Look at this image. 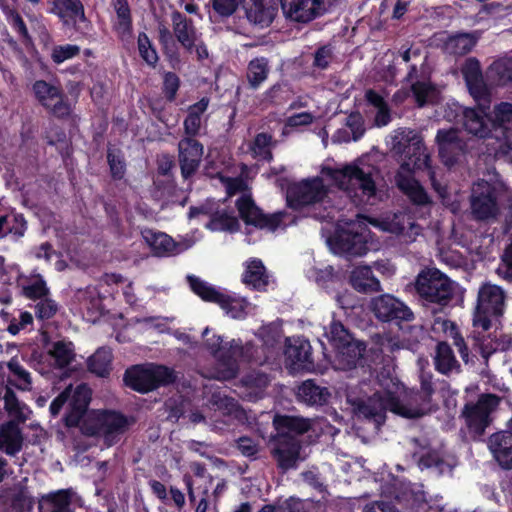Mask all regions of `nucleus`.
<instances>
[{
    "mask_svg": "<svg viewBox=\"0 0 512 512\" xmlns=\"http://www.w3.org/2000/svg\"><path fill=\"white\" fill-rule=\"evenodd\" d=\"M444 464V460L435 450H430L423 454L418 461V465L423 468H440Z\"/></svg>",
    "mask_w": 512,
    "mask_h": 512,
    "instance_id": "nucleus-64",
    "label": "nucleus"
},
{
    "mask_svg": "<svg viewBox=\"0 0 512 512\" xmlns=\"http://www.w3.org/2000/svg\"><path fill=\"white\" fill-rule=\"evenodd\" d=\"M488 81L495 86H506L512 82V59L495 60L486 71Z\"/></svg>",
    "mask_w": 512,
    "mask_h": 512,
    "instance_id": "nucleus-36",
    "label": "nucleus"
},
{
    "mask_svg": "<svg viewBox=\"0 0 512 512\" xmlns=\"http://www.w3.org/2000/svg\"><path fill=\"white\" fill-rule=\"evenodd\" d=\"M351 287L362 294H372L382 290L381 283L373 274L371 266L363 265L355 267L349 276Z\"/></svg>",
    "mask_w": 512,
    "mask_h": 512,
    "instance_id": "nucleus-28",
    "label": "nucleus"
},
{
    "mask_svg": "<svg viewBox=\"0 0 512 512\" xmlns=\"http://www.w3.org/2000/svg\"><path fill=\"white\" fill-rule=\"evenodd\" d=\"M333 232L326 227L321 228V234L326 237L330 250L337 255L363 256L369 250V226H359L361 231L348 229L346 226H333Z\"/></svg>",
    "mask_w": 512,
    "mask_h": 512,
    "instance_id": "nucleus-8",
    "label": "nucleus"
},
{
    "mask_svg": "<svg viewBox=\"0 0 512 512\" xmlns=\"http://www.w3.org/2000/svg\"><path fill=\"white\" fill-rule=\"evenodd\" d=\"M330 397L329 389L318 385L313 379L305 380L297 389V398L309 406H324Z\"/></svg>",
    "mask_w": 512,
    "mask_h": 512,
    "instance_id": "nucleus-30",
    "label": "nucleus"
},
{
    "mask_svg": "<svg viewBox=\"0 0 512 512\" xmlns=\"http://www.w3.org/2000/svg\"><path fill=\"white\" fill-rule=\"evenodd\" d=\"M284 354L287 366L295 371L314 368L312 347L304 337L287 338Z\"/></svg>",
    "mask_w": 512,
    "mask_h": 512,
    "instance_id": "nucleus-18",
    "label": "nucleus"
},
{
    "mask_svg": "<svg viewBox=\"0 0 512 512\" xmlns=\"http://www.w3.org/2000/svg\"><path fill=\"white\" fill-rule=\"evenodd\" d=\"M107 160L112 176L121 179L125 173V163L120 154L113 149H108Z\"/></svg>",
    "mask_w": 512,
    "mask_h": 512,
    "instance_id": "nucleus-59",
    "label": "nucleus"
},
{
    "mask_svg": "<svg viewBox=\"0 0 512 512\" xmlns=\"http://www.w3.org/2000/svg\"><path fill=\"white\" fill-rule=\"evenodd\" d=\"M287 18L300 23H308L323 15L327 8L324 0H280Z\"/></svg>",
    "mask_w": 512,
    "mask_h": 512,
    "instance_id": "nucleus-17",
    "label": "nucleus"
},
{
    "mask_svg": "<svg viewBox=\"0 0 512 512\" xmlns=\"http://www.w3.org/2000/svg\"><path fill=\"white\" fill-rule=\"evenodd\" d=\"M209 104L207 98H202L199 102L191 105L188 110V116L184 121L185 133L191 138L198 134L201 126V115L206 111Z\"/></svg>",
    "mask_w": 512,
    "mask_h": 512,
    "instance_id": "nucleus-45",
    "label": "nucleus"
},
{
    "mask_svg": "<svg viewBox=\"0 0 512 512\" xmlns=\"http://www.w3.org/2000/svg\"><path fill=\"white\" fill-rule=\"evenodd\" d=\"M236 207L245 224H279L283 221L285 215L284 212H277L272 215L264 214L249 194H243L239 197L236 200Z\"/></svg>",
    "mask_w": 512,
    "mask_h": 512,
    "instance_id": "nucleus-21",
    "label": "nucleus"
},
{
    "mask_svg": "<svg viewBox=\"0 0 512 512\" xmlns=\"http://www.w3.org/2000/svg\"><path fill=\"white\" fill-rule=\"evenodd\" d=\"M471 213L475 220H492L499 212L496 189L487 181L474 183L470 196Z\"/></svg>",
    "mask_w": 512,
    "mask_h": 512,
    "instance_id": "nucleus-14",
    "label": "nucleus"
},
{
    "mask_svg": "<svg viewBox=\"0 0 512 512\" xmlns=\"http://www.w3.org/2000/svg\"><path fill=\"white\" fill-rule=\"evenodd\" d=\"M398 185L414 204L425 206L430 203L427 193L415 180H399Z\"/></svg>",
    "mask_w": 512,
    "mask_h": 512,
    "instance_id": "nucleus-47",
    "label": "nucleus"
},
{
    "mask_svg": "<svg viewBox=\"0 0 512 512\" xmlns=\"http://www.w3.org/2000/svg\"><path fill=\"white\" fill-rule=\"evenodd\" d=\"M433 375L429 372H422L420 375V390L416 392L412 399L416 405H408L398 398L391 399V411L407 419H416L425 415L430 410L432 396L435 393L432 381Z\"/></svg>",
    "mask_w": 512,
    "mask_h": 512,
    "instance_id": "nucleus-12",
    "label": "nucleus"
},
{
    "mask_svg": "<svg viewBox=\"0 0 512 512\" xmlns=\"http://www.w3.org/2000/svg\"><path fill=\"white\" fill-rule=\"evenodd\" d=\"M0 426V450L9 456H15L22 450L23 435L19 427L26 421H20L15 416Z\"/></svg>",
    "mask_w": 512,
    "mask_h": 512,
    "instance_id": "nucleus-26",
    "label": "nucleus"
},
{
    "mask_svg": "<svg viewBox=\"0 0 512 512\" xmlns=\"http://www.w3.org/2000/svg\"><path fill=\"white\" fill-rule=\"evenodd\" d=\"M173 31L177 40L181 45L191 51L195 46V31L194 27L183 14L178 11L172 13Z\"/></svg>",
    "mask_w": 512,
    "mask_h": 512,
    "instance_id": "nucleus-34",
    "label": "nucleus"
},
{
    "mask_svg": "<svg viewBox=\"0 0 512 512\" xmlns=\"http://www.w3.org/2000/svg\"><path fill=\"white\" fill-rule=\"evenodd\" d=\"M368 308L374 317L382 323L400 326L403 322H410L414 314L410 307L392 294L384 293L372 297Z\"/></svg>",
    "mask_w": 512,
    "mask_h": 512,
    "instance_id": "nucleus-11",
    "label": "nucleus"
},
{
    "mask_svg": "<svg viewBox=\"0 0 512 512\" xmlns=\"http://www.w3.org/2000/svg\"><path fill=\"white\" fill-rule=\"evenodd\" d=\"M300 450L301 446L295 438L283 436V438L277 442L271 454L276 460L278 468L286 472L296 467Z\"/></svg>",
    "mask_w": 512,
    "mask_h": 512,
    "instance_id": "nucleus-25",
    "label": "nucleus"
},
{
    "mask_svg": "<svg viewBox=\"0 0 512 512\" xmlns=\"http://www.w3.org/2000/svg\"><path fill=\"white\" fill-rule=\"evenodd\" d=\"M241 0H212V7L216 13L220 16H230L232 15Z\"/></svg>",
    "mask_w": 512,
    "mask_h": 512,
    "instance_id": "nucleus-63",
    "label": "nucleus"
},
{
    "mask_svg": "<svg viewBox=\"0 0 512 512\" xmlns=\"http://www.w3.org/2000/svg\"><path fill=\"white\" fill-rule=\"evenodd\" d=\"M178 381L174 368L163 364H137L127 368L123 375L125 386L141 394H147L160 387H168Z\"/></svg>",
    "mask_w": 512,
    "mask_h": 512,
    "instance_id": "nucleus-4",
    "label": "nucleus"
},
{
    "mask_svg": "<svg viewBox=\"0 0 512 512\" xmlns=\"http://www.w3.org/2000/svg\"><path fill=\"white\" fill-rule=\"evenodd\" d=\"M138 50L142 59L149 65L154 66L158 61V55L153 48L150 39L146 33H140L138 36Z\"/></svg>",
    "mask_w": 512,
    "mask_h": 512,
    "instance_id": "nucleus-55",
    "label": "nucleus"
},
{
    "mask_svg": "<svg viewBox=\"0 0 512 512\" xmlns=\"http://www.w3.org/2000/svg\"><path fill=\"white\" fill-rule=\"evenodd\" d=\"M492 128L495 134V144L487 143L488 151L494 157L506 156L511 147L507 141L508 135L512 134V104L502 102L494 108V119Z\"/></svg>",
    "mask_w": 512,
    "mask_h": 512,
    "instance_id": "nucleus-13",
    "label": "nucleus"
},
{
    "mask_svg": "<svg viewBox=\"0 0 512 512\" xmlns=\"http://www.w3.org/2000/svg\"><path fill=\"white\" fill-rule=\"evenodd\" d=\"M506 293L502 287L484 282L477 294L476 307L473 313V332L467 340L461 335L457 324L451 320L436 322L448 338L453 340L460 357L465 363L473 362L479 356L488 358L500 349V344L487 333L504 314ZM503 350L504 347H501Z\"/></svg>",
    "mask_w": 512,
    "mask_h": 512,
    "instance_id": "nucleus-1",
    "label": "nucleus"
},
{
    "mask_svg": "<svg viewBox=\"0 0 512 512\" xmlns=\"http://www.w3.org/2000/svg\"><path fill=\"white\" fill-rule=\"evenodd\" d=\"M23 295L30 300H41L50 294L46 281L39 276L35 281L24 285L22 288Z\"/></svg>",
    "mask_w": 512,
    "mask_h": 512,
    "instance_id": "nucleus-54",
    "label": "nucleus"
},
{
    "mask_svg": "<svg viewBox=\"0 0 512 512\" xmlns=\"http://www.w3.org/2000/svg\"><path fill=\"white\" fill-rule=\"evenodd\" d=\"M434 365L435 369L443 375H448L454 369L459 371L460 364L447 342L441 341L436 345Z\"/></svg>",
    "mask_w": 512,
    "mask_h": 512,
    "instance_id": "nucleus-35",
    "label": "nucleus"
},
{
    "mask_svg": "<svg viewBox=\"0 0 512 512\" xmlns=\"http://www.w3.org/2000/svg\"><path fill=\"white\" fill-rule=\"evenodd\" d=\"M91 396L92 391L85 383L77 385L74 390L72 389L68 410L63 417V423L67 428L78 427L88 410Z\"/></svg>",
    "mask_w": 512,
    "mask_h": 512,
    "instance_id": "nucleus-20",
    "label": "nucleus"
},
{
    "mask_svg": "<svg viewBox=\"0 0 512 512\" xmlns=\"http://www.w3.org/2000/svg\"><path fill=\"white\" fill-rule=\"evenodd\" d=\"M34 93L39 102L47 109L50 104L57 100V97L61 94L60 90L48 84L45 81H36L33 85Z\"/></svg>",
    "mask_w": 512,
    "mask_h": 512,
    "instance_id": "nucleus-51",
    "label": "nucleus"
},
{
    "mask_svg": "<svg viewBox=\"0 0 512 512\" xmlns=\"http://www.w3.org/2000/svg\"><path fill=\"white\" fill-rule=\"evenodd\" d=\"M436 143L442 162L451 167L465 153L466 141L460 137L458 129H440L436 134Z\"/></svg>",
    "mask_w": 512,
    "mask_h": 512,
    "instance_id": "nucleus-16",
    "label": "nucleus"
},
{
    "mask_svg": "<svg viewBox=\"0 0 512 512\" xmlns=\"http://www.w3.org/2000/svg\"><path fill=\"white\" fill-rule=\"evenodd\" d=\"M431 184L433 189L437 192L442 200L444 206H446L453 214H457L461 209L460 200L457 195H452L448 191V187L438 181L435 175L432 173L430 176Z\"/></svg>",
    "mask_w": 512,
    "mask_h": 512,
    "instance_id": "nucleus-48",
    "label": "nucleus"
},
{
    "mask_svg": "<svg viewBox=\"0 0 512 512\" xmlns=\"http://www.w3.org/2000/svg\"><path fill=\"white\" fill-rule=\"evenodd\" d=\"M501 398L493 393L480 394L477 401L465 403L460 418L463 419L469 435L474 441H479L485 435L486 429L492 424L493 412L500 405Z\"/></svg>",
    "mask_w": 512,
    "mask_h": 512,
    "instance_id": "nucleus-7",
    "label": "nucleus"
},
{
    "mask_svg": "<svg viewBox=\"0 0 512 512\" xmlns=\"http://www.w3.org/2000/svg\"><path fill=\"white\" fill-rule=\"evenodd\" d=\"M208 334L209 328H205L202 333L204 345L217 360V378L220 380L234 379L239 371L236 355L242 350L241 345L236 343L235 340L224 342L221 336L213 334L211 337H208Z\"/></svg>",
    "mask_w": 512,
    "mask_h": 512,
    "instance_id": "nucleus-10",
    "label": "nucleus"
},
{
    "mask_svg": "<svg viewBox=\"0 0 512 512\" xmlns=\"http://www.w3.org/2000/svg\"><path fill=\"white\" fill-rule=\"evenodd\" d=\"M478 37L474 33H458L450 36L445 44V50L454 55H465L472 50Z\"/></svg>",
    "mask_w": 512,
    "mask_h": 512,
    "instance_id": "nucleus-39",
    "label": "nucleus"
},
{
    "mask_svg": "<svg viewBox=\"0 0 512 512\" xmlns=\"http://www.w3.org/2000/svg\"><path fill=\"white\" fill-rule=\"evenodd\" d=\"M488 449L503 470H512V432L498 431L488 438Z\"/></svg>",
    "mask_w": 512,
    "mask_h": 512,
    "instance_id": "nucleus-23",
    "label": "nucleus"
},
{
    "mask_svg": "<svg viewBox=\"0 0 512 512\" xmlns=\"http://www.w3.org/2000/svg\"><path fill=\"white\" fill-rule=\"evenodd\" d=\"M470 94L475 100H486L488 88L484 82L480 62L474 57L467 58L461 67Z\"/></svg>",
    "mask_w": 512,
    "mask_h": 512,
    "instance_id": "nucleus-24",
    "label": "nucleus"
},
{
    "mask_svg": "<svg viewBox=\"0 0 512 512\" xmlns=\"http://www.w3.org/2000/svg\"><path fill=\"white\" fill-rule=\"evenodd\" d=\"M7 367L14 378L8 376L6 381H0V401L4 402V409L9 416H15L20 421H27L32 411L26 403L18 399L14 388L30 391L32 388L31 375L16 358H12L7 363Z\"/></svg>",
    "mask_w": 512,
    "mask_h": 512,
    "instance_id": "nucleus-5",
    "label": "nucleus"
},
{
    "mask_svg": "<svg viewBox=\"0 0 512 512\" xmlns=\"http://www.w3.org/2000/svg\"><path fill=\"white\" fill-rule=\"evenodd\" d=\"M225 313L233 319H244L247 315V302L244 299L235 298L227 294H222L217 303Z\"/></svg>",
    "mask_w": 512,
    "mask_h": 512,
    "instance_id": "nucleus-46",
    "label": "nucleus"
},
{
    "mask_svg": "<svg viewBox=\"0 0 512 512\" xmlns=\"http://www.w3.org/2000/svg\"><path fill=\"white\" fill-rule=\"evenodd\" d=\"M391 152L401 157L402 167L407 170L422 169L428 166L429 156L421 136L409 128L395 130L391 141Z\"/></svg>",
    "mask_w": 512,
    "mask_h": 512,
    "instance_id": "nucleus-9",
    "label": "nucleus"
},
{
    "mask_svg": "<svg viewBox=\"0 0 512 512\" xmlns=\"http://www.w3.org/2000/svg\"><path fill=\"white\" fill-rule=\"evenodd\" d=\"M114 9L117 14V22L115 29L118 35L125 39L131 34L132 30V19L130 7L127 0H114Z\"/></svg>",
    "mask_w": 512,
    "mask_h": 512,
    "instance_id": "nucleus-44",
    "label": "nucleus"
},
{
    "mask_svg": "<svg viewBox=\"0 0 512 512\" xmlns=\"http://www.w3.org/2000/svg\"><path fill=\"white\" fill-rule=\"evenodd\" d=\"M269 61L265 57L251 60L247 67V80L250 88L257 89L268 77Z\"/></svg>",
    "mask_w": 512,
    "mask_h": 512,
    "instance_id": "nucleus-40",
    "label": "nucleus"
},
{
    "mask_svg": "<svg viewBox=\"0 0 512 512\" xmlns=\"http://www.w3.org/2000/svg\"><path fill=\"white\" fill-rule=\"evenodd\" d=\"M113 355L109 348L101 347L87 360L89 372L99 376L108 377L112 370Z\"/></svg>",
    "mask_w": 512,
    "mask_h": 512,
    "instance_id": "nucleus-37",
    "label": "nucleus"
},
{
    "mask_svg": "<svg viewBox=\"0 0 512 512\" xmlns=\"http://www.w3.org/2000/svg\"><path fill=\"white\" fill-rule=\"evenodd\" d=\"M199 215L207 216L209 224H238L237 218L226 209H220L214 201H206L200 206L191 207L189 211L190 219Z\"/></svg>",
    "mask_w": 512,
    "mask_h": 512,
    "instance_id": "nucleus-31",
    "label": "nucleus"
},
{
    "mask_svg": "<svg viewBox=\"0 0 512 512\" xmlns=\"http://www.w3.org/2000/svg\"><path fill=\"white\" fill-rule=\"evenodd\" d=\"M346 129L351 133L352 140L357 141L360 139L364 132V120L363 117L359 113H351L346 118Z\"/></svg>",
    "mask_w": 512,
    "mask_h": 512,
    "instance_id": "nucleus-58",
    "label": "nucleus"
},
{
    "mask_svg": "<svg viewBox=\"0 0 512 512\" xmlns=\"http://www.w3.org/2000/svg\"><path fill=\"white\" fill-rule=\"evenodd\" d=\"M325 194L326 189L322 179L314 178L290 187L287 200L291 206L300 207L322 200Z\"/></svg>",
    "mask_w": 512,
    "mask_h": 512,
    "instance_id": "nucleus-19",
    "label": "nucleus"
},
{
    "mask_svg": "<svg viewBox=\"0 0 512 512\" xmlns=\"http://www.w3.org/2000/svg\"><path fill=\"white\" fill-rule=\"evenodd\" d=\"M242 282L257 291H266L269 285V276L263 262L258 258H251L246 262L242 274Z\"/></svg>",
    "mask_w": 512,
    "mask_h": 512,
    "instance_id": "nucleus-32",
    "label": "nucleus"
},
{
    "mask_svg": "<svg viewBox=\"0 0 512 512\" xmlns=\"http://www.w3.org/2000/svg\"><path fill=\"white\" fill-rule=\"evenodd\" d=\"M273 424L278 431L286 430L299 435L306 433L311 427L308 419L291 415H277Z\"/></svg>",
    "mask_w": 512,
    "mask_h": 512,
    "instance_id": "nucleus-42",
    "label": "nucleus"
},
{
    "mask_svg": "<svg viewBox=\"0 0 512 512\" xmlns=\"http://www.w3.org/2000/svg\"><path fill=\"white\" fill-rule=\"evenodd\" d=\"M330 175L356 204L368 202L376 194L375 180L379 176V170L373 165L351 164L341 170L332 171Z\"/></svg>",
    "mask_w": 512,
    "mask_h": 512,
    "instance_id": "nucleus-2",
    "label": "nucleus"
},
{
    "mask_svg": "<svg viewBox=\"0 0 512 512\" xmlns=\"http://www.w3.org/2000/svg\"><path fill=\"white\" fill-rule=\"evenodd\" d=\"M186 279L192 292L203 301L214 304L220 301L223 293L217 290L213 285L195 275H188Z\"/></svg>",
    "mask_w": 512,
    "mask_h": 512,
    "instance_id": "nucleus-38",
    "label": "nucleus"
},
{
    "mask_svg": "<svg viewBox=\"0 0 512 512\" xmlns=\"http://www.w3.org/2000/svg\"><path fill=\"white\" fill-rule=\"evenodd\" d=\"M381 231L395 234L401 243L409 244L421 234L423 226H375Z\"/></svg>",
    "mask_w": 512,
    "mask_h": 512,
    "instance_id": "nucleus-49",
    "label": "nucleus"
},
{
    "mask_svg": "<svg viewBox=\"0 0 512 512\" xmlns=\"http://www.w3.org/2000/svg\"><path fill=\"white\" fill-rule=\"evenodd\" d=\"M74 494V491L68 488L42 496L38 505L39 512H74L72 508Z\"/></svg>",
    "mask_w": 512,
    "mask_h": 512,
    "instance_id": "nucleus-29",
    "label": "nucleus"
},
{
    "mask_svg": "<svg viewBox=\"0 0 512 512\" xmlns=\"http://www.w3.org/2000/svg\"><path fill=\"white\" fill-rule=\"evenodd\" d=\"M469 226H451L450 239L453 243L467 247L471 243V236L468 235L471 231L468 229Z\"/></svg>",
    "mask_w": 512,
    "mask_h": 512,
    "instance_id": "nucleus-62",
    "label": "nucleus"
},
{
    "mask_svg": "<svg viewBox=\"0 0 512 512\" xmlns=\"http://www.w3.org/2000/svg\"><path fill=\"white\" fill-rule=\"evenodd\" d=\"M187 405V401L182 396L177 398H169L165 402V407L168 412V419L178 421L185 415Z\"/></svg>",
    "mask_w": 512,
    "mask_h": 512,
    "instance_id": "nucleus-57",
    "label": "nucleus"
},
{
    "mask_svg": "<svg viewBox=\"0 0 512 512\" xmlns=\"http://www.w3.org/2000/svg\"><path fill=\"white\" fill-rule=\"evenodd\" d=\"M56 8L58 9V15L61 18L69 16L75 21H85L86 17L84 14V7L80 0H58L56 2Z\"/></svg>",
    "mask_w": 512,
    "mask_h": 512,
    "instance_id": "nucleus-50",
    "label": "nucleus"
},
{
    "mask_svg": "<svg viewBox=\"0 0 512 512\" xmlns=\"http://www.w3.org/2000/svg\"><path fill=\"white\" fill-rule=\"evenodd\" d=\"M411 89L419 106L432 102L436 97V89L429 81H416Z\"/></svg>",
    "mask_w": 512,
    "mask_h": 512,
    "instance_id": "nucleus-52",
    "label": "nucleus"
},
{
    "mask_svg": "<svg viewBox=\"0 0 512 512\" xmlns=\"http://www.w3.org/2000/svg\"><path fill=\"white\" fill-rule=\"evenodd\" d=\"M178 149L181 174L183 178L188 179L200 165L203 146L197 140L187 137L179 142Z\"/></svg>",
    "mask_w": 512,
    "mask_h": 512,
    "instance_id": "nucleus-22",
    "label": "nucleus"
},
{
    "mask_svg": "<svg viewBox=\"0 0 512 512\" xmlns=\"http://www.w3.org/2000/svg\"><path fill=\"white\" fill-rule=\"evenodd\" d=\"M416 292L434 312L449 306L455 295V282L437 268L422 270L415 281Z\"/></svg>",
    "mask_w": 512,
    "mask_h": 512,
    "instance_id": "nucleus-3",
    "label": "nucleus"
},
{
    "mask_svg": "<svg viewBox=\"0 0 512 512\" xmlns=\"http://www.w3.org/2000/svg\"><path fill=\"white\" fill-rule=\"evenodd\" d=\"M80 52V48L76 45L57 46L53 49L52 59L56 63H62L65 60L76 56Z\"/></svg>",
    "mask_w": 512,
    "mask_h": 512,
    "instance_id": "nucleus-61",
    "label": "nucleus"
},
{
    "mask_svg": "<svg viewBox=\"0 0 512 512\" xmlns=\"http://www.w3.org/2000/svg\"><path fill=\"white\" fill-rule=\"evenodd\" d=\"M141 234L156 256H170L180 252L179 245L164 232L146 227L141 231Z\"/></svg>",
    "mask_w": 512,
    "mask_h": 512,
    "instance_id": "nucleus-27",
    "label": "nucleus"
},
{
    "mask_svg": "<svg viewBox=\"0 0 512 512\" xmlns=\"http://www.w3.org/2000/svg\"><path fill=\"white\" fill-rule=\"evenodd\" d=\"M271 136L266 133H259L250 146L254 158L261 160H270L272 153L270 150Z\"/></svg>",
    "mask_w": 512,
    "mask_h": 512,
    "instance_id": "nucleus-53",
    "label": "nucleus"
},
{
    "mask_svg": "<svg viewBox=\"0 0 512 512\" xmlns=\"http://www.w3.org/2000/svg\"><path fill=\"white\" fill-rule=\"evenodd\" d=\"M479 107L464 108L461 123L465 131L478 138H487V143H495V134L492 128L493 120L487 118L486 111L490 107L489 97L486 100H476ZM496 146V144H494Z\"/></svg>",
    "mask_w": 512,
    "mask_h": 512,
    "instance_id": "nucleus-15",
    "label": "nucleus"
},
{
    "mask_svg": "<svg viewBox=\"0 0 512 512\" xmlns=\"http://www.w3.org/2000/svg\"><path fill=\"white\" fill-rule=\"evenodd\" d=\"M100 431L106 439L110 436L123 434L130 424L127 416L116 410H104L100 416Z\"/></svg>",
    "mask_w": 512,
    "mask_h": 512,
    "instance_id": "nucleus-33",
    "label": "nucleus"
},
{
    "mask_svg": "<svg viewBox=\"0 0 512 512\" xmlns=\"http://www.w3.org/2000/svg\"><path fill=\"white\" fill-rule=\"evenodd\" d=\"M246 16L250 23L260 27H267L273 20V13L266 8L262 0H250L246 7Z\"/></svg>",
    "mask_w": 512,
    "mask_h": 512,
    "instance_id": "nucleus-43",
    "label": "nucleus"
},
{
    "mask_svg": "<svg viewBox=\"0 0 512 512\" xmlns=\"http://www.w3.org/2000/svg\"><path fill=\"white\" fill-rule=\"evenodd\" d=\"M72 385L67 386L51 402L49 412L53 418L57 417L63 407L69 403L71 397Z\"/></svg>",
    "mask_w": 512,
    "mask_h": 512,
    "instance_id": "nucleus-60",
    "label": "nucleus"
},
{
    "mask_svg": "<svg viewBox=\"0 0 512 512\" xmlns=\"http://www.w3.org/2000/svg\"><path fill=\"white\" fill-rule=\"evenodd\" d=\"M49 355L54 359L58 368L69 366L75 359V347L71 341L59 340L52 344Z\"/></svg>",
    "mask_w": 512,
    "mask_h": 512,
    "instance_id": "nucleus-41",
    "label": "nucleus"
},
{
    "mask_svg": "<svg viewBox=\"0 0 512 512\" xmlns=\"http://www.w3.org/2000/svg\"><path fill=\"white\" fill-rule=\"evenodd\" d=\"M58 304L48 296L35 305V315L40 320H49L56 315Z\"/></svg>",
    "mask_w": 512,
    "mask_h": 512,
    "instance_id": "nucleus-56",
    "label": "nucleus"
},
{
    "mask_svg": "<svg viewBox=\"0 0 512 512\" xmlns=\"http://www.w3.org/2000/svg\"><path fill=\"white\" fill-rule=\"evenodd\" d=\"M327 337L335 352L334 362L337 369L348 371L361 364L366 345L355 340L340 321H332Z\"/></svg>",
    "mask_w": 512,
    "mask_h": 512,
    "instance_id": "nucleus-6",
    "label": "nucleus"
}]
</instances>
